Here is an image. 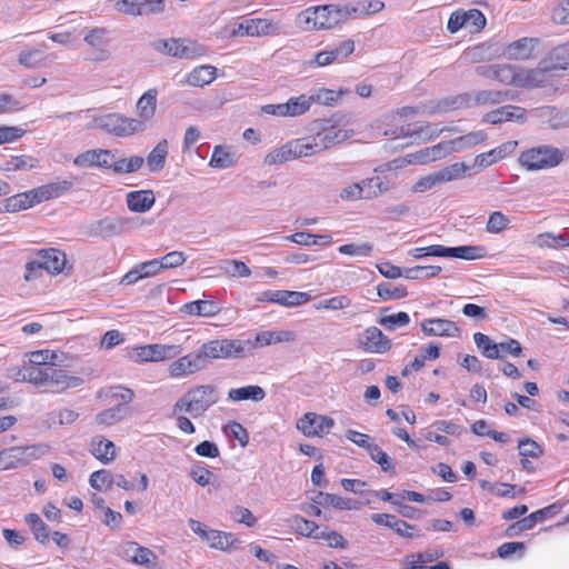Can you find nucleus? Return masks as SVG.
<instances>
[{"label":"nucleus","instance_id":"34","mask_svg":"<svg viewBox=\"0 0 569 569\" xmlns=\"http://www.w3.org/2000/svg\"><path fill=\"white\" fill-rule=\"evenodd\" d=\"M266 397V391L260 386H246L241 388L230 389L228 392V399L231 401H244L252 400L259 402Z\"/></svg>","mask_w":569,"mask_h":569},{"label":"nucleus","instance_id":"36","mask_svg":"<svg viewBox=\"0 0 569 569\" xmlns=\"http://www.w3.org/2000/svg\"><path fill=\"white\" fill-rule=\"evenodd\" d=\"M365 199H373L388 192L391 187L387 179L379 176L361 180Z\"/></svg>","mask_w":569,"mask_h":569},{"label":"nucleus","instance_id":"13","mask_svg":"<svg viewBox=\"0 0 569 569\" xmlns=\"http://www.w3.org/2000/svg\"><path fill=\"white\" fill-rule=\"evenodd\" d=\"M355 51V41L345 40L331 50L318 52L312 59L307 61L309 67H326L335 61L342 62L348 56Z\"/></svg>","mask_w":569,"mask_h":569},{"label":"nucleus","instance_id":"2","mask_svg":"<svg viewBox=\"0 0 569 569\" xmlns=\"http://www.w3.org/2000/svg\"><path fill=\"white\" fill-rule=\"evenodd\" d=\"M219 401V391L212 385H200L189 389L173 405L172 415L189 413L201 417L211 406Z\"/></svg>","mask_w":569,"mask_h":569},{"label":"nucleus","instance_id":"46","mask_svg":"<svg viewBox=\"0 0 569 569\" xmlns=\"http://www.w3.org/2000/svg\"><path fill=\"white\" fill-rule=\"evenodd\" d=\"M377 295L385 301L399 300L408 296L405 286H393L391 282H381L377 286Z\"/></svg>","mask_w":569,"mask_h":569},{"label":"nucleus","instance_id":"48","mask_svg":"<svg viewBox=\"0 0 569 569\" xmlns=\"http://www.w3.org/2000/svg\"><path fill=\"white\" fill-rule=\"evenodd\" d=\"M559 512V507L557 505H551L539 509L528 517L521 519V526L528 528L529 530L535 527V525L539 521H542L547 518L553 517Z\"/></svg>","mask_w":569,"mask_h":569},{"label":"nucleus","instance_id":"61","mask_svg":"<svg viewBox=\"0 0 569 569\" xmlns=\"http://www.w3.org/2000/svg\"><path fill=\"white\" fill-rule=\"evenodd\" d=\"M291 528L299 535L310 538L313 531L319 529V526L301 516H293L291 518Z\"/></svg>","mask_w":569,"mask_h":569},{"label":"nucleus","instance_id":"38","mask_svg":"<svg viewBox=\"0 0 569 569\" xmlns=\"http://www.w3.org/2000/svg\"><path fill=\"white\" fill-rule=\"evenodd\" d=\"M487 138V134L479 130V131H472V132H469L465 136H460L456 139H452V140H448L449 143H450V147L452 148V153L453 152H460V151H463L466 149H469L473 146H477L481 142H483Z\"/></svg>","mask_w":569,"mask_h":569},{"label":"nucleus","instance_id":"7","mask_svg":"<svg viewBox=\"0 0 569 569\" xmlns=\"http://www.w3.org/2000/svg\"><path fill=\"white\" fill-rule=\"evenodd\" d=\"M48 451L43 445L17 446L0 451V469L9 470L28 465Z\"/></svg>","mask_w":569,"mask_h":569},{"label":"nucleus","instance_id":"39","mask_svg":"<svg viewBox=\"0 0 569 569\" xmlns=\"http://www.w3.org/2000/svg\"><path fill=\"white\" fill-rule=\"evenodd\" d=\"M144 163V158L141 156H132L130 158H121L110 162L108 169H111L116 174L131 173L138 171Z\"/></svg>","mask_w":569,"mask_h":569},{"label":"nucleus","instance_id":"11","mask_svg":"<svg viewBox=\"0 0 569 569\" xmlns=\"http://www.w3.org/2000/svg\"><path fill=\"white\" fill-rule=\"evenodd\" d=\"M137 360L146 362H158L174 359L182 352L178 345H146L134 349Z\"/></svg>","mask_w":569,"mask_h":569},{"label":"nucleus","instance_id":"42","mask_svg":"<svg viewBox=\"0 0 569 569\" xmlns=\"http://www.w3.org/2000/svg\"><path fill=\"white\" fill-rule=\"evenodd\" d=\"M102 396L117 400L118 403L116 406L126 407V405L130 403L133 400L134 392L132 389L123 386H111L99 392V397Z\"/></svg>","mask_w":569,"mask_h":569},{"label":"nucleus","instance_id":"16","mask_svg":"<svg viewBox=\"0 0 569 569\" xmlns=\"http://www.w3.org/2000/svg\"><path fill=\"white\" fill-rule=\"evenodd\" d=\"M311 296L307 292L289 291V290H268L261 292L257 301H268L279 303L284 307H297L308 302Z\"/></svg>","mask_w":569,"mask_h":569},{"label":"nucleus","instance_id":"12","mask_svg":"<svg viewBox=\"0 0 569 569\" xmlns=\"http://www.w3.org/2000/svg\"><path fill=\"white\" fill-rule=\"evenodd\" d=\"M333 426L335 420L331 417L315 412H307L297 421V429L307 437H321L328 433Z\"/></svg>","mask_w":569,"mask_h":569},{"label":"nucleus","instance_id":"49","mask_svg":"<svg viewBox=\"0 0 569 569\" xmlns=\"http://www.w3.org/2000/svg\"><path fill=\"white\" fill-rule=\"evenodd\" d=\"M293 333L291 331H261L256 336V345L261 347L269 346L271 343L291 341Z\"/></svg>","mask_w":569,"mask_h":569},{"label":"nucleus","instance_id":"63","mask_svg":"<svg viewBox=\"0 0 569 569\" xmlns=\"http://www.w3.org/2000/svg\"><path fill=\"white\" fill-rule=\"evenodd\" d=\"M351 306V299L345 295L336 296L330 299L321 300L316 309H328L332 311L342 310Z\"/></svg>","mask_w":569,"mask_h":569},{"label":"nucleus","instance_id":"25","mask_svg":"<svg viewBox=\"0 0 569 569\" xmlns=\"http://www.w3.org/2000/svg\"><path fill=\"white\" fill-rule=\"evenodd\" d=\"M44 271L58 274L63 271L67 263L66 253L56 248L42 249L39 252Z\"/></svg>","mask_w":569,"mask_h":569},{"label":"nucleus","instance_id":"5","mask_svg":"<svg viewBox=\"0 0 569 569\" xmlns=\"http://www.w3.org/2000/svg\"><path fill=\"white\" fill-rule=\"evenodd\" d=\"M346 118V116L337 113L329 119L315 121V130H317L315 140L318 142L321 151L346 141L353 134V130L339 128L348 122Z\"/></svg>","mask_w":569,"mask_h":569},{"label":"nucleus","instance_id":"18","mask_svg":"<svg viewBox=\"0 0 569 569\" xmlns=\"http://www.w3.org/2000/svg\"><path fill=\"white\" fill-rule=\"evenodd\" d=\"M421 330L428 337H452L461 336L460 328L449 319L435 318L421 322Z\"/></svg>","mask_w":569,"mask_h":569},{"label":"nucleus","instance_id":"52","mask_svg":"<svg viewBox=\"0 0 569 569\" xmlns=\"http://www.w3.org/2000/svg\"><path fill=\"white\" fill-rule=\"evenodd\" d=\"M440 266H416L405 269V278L411 280L428 279L437 277L441 272Z\"/></svg>","mask_w":569,"mask_h":569},{"label":"nucleus","instance_id":"22","mask_svg":"<svg viewBox=\"0 0 569 569\" xmlns=\"http://www.w3.org/2000/svg\"><path fill=\"white\" fill-rule=\"evenodd\" d=\"M158 90L149 89L137 101L136 110L139 118L136 121H141L142 131L147 129V124L154 118L157 110Z\"/></svg>","mask_w":569,"mask_h":569},{"label":"nucleus","instance_id":"14","mask_svg":"<svg viewBox=\"0 0 569 569\" xmlns=\"http://www.w3.org/2000/svg\"><path fill=\"white\" fill-rule=\"evenodd\" d=\"M133 218L128 217H106L92 224V232L96 236L110 238L119 236L132 228Z\"/></svg>","mask_w":569,"mask_h":569},{"label":"nucleus","instance_id":"55","mask_svg":"<svg viewBox=\"0 0 569 569\" xmlns=\"http://www.w3.org/2000/svg\"><path fill=\"white\" fill-rule=\"evenodd\" d=\"M209 164L213 168L227 169L233 164V159L226 147L216 146Z\"/></svg>","mask_w":569,"mask_h":569},{"label":"nucleus","instance_id":"1","mask_svg":"<svg viewBox=\"0 0 569 569\" xmlns=\"http://www.w3.org/2000/svg\"><path fill=\"white\" fill-rule=\"evenodd\" d=\"M19 376L22 381L43 388V392L61 393L83 383L82 378L68 375L61 366H54L53 362L47 367H24Z\"/></svg>","mask_w":569,"mask_h":569},{"label":"nucleus","instance_id":"56","mask_svg":"<svg viewBox=\"0 0 569 569\" xmlns=\"http://www.w3.org/2000/svg\"><path fill=\"white\" fill-rule=\"evenodd\" d=\"M368 453L370 458L377 462L385 472L396 473L395 466L391 462V458L378 446L373 445L369 447Z\"/></svg>","mask_w":569,"mask_h":569},{"label":"nucleus","instance_id":"33","mask_svg":"<svg viewBox=\"0 0 569 569\" xmlns=\"http://www.w3.org/2000/svg\"><path fill=\"white\" fill-rule=\"evenodd\" d=\"M288 143L293 159L310 157L321 151L318 142L315 140V136L310 138L295 139Z\"/></svg>","mask_w":569,"mask_h":569},{"label":"nucleus","instance_id":"58","mask_svg":"<svg viewBox=\"0 0 569 569\" xmlns=\"http://www.w3.org/2000/svg\"><path fill=\"white\" fill-rule=\"evenodd\" d=\"M509 223L510 220L505 213L493 211L488 218L486 231L489 233H500L508 228Z\"/></svg>","mask_w":569,"mask_h":569},{"label":"nucleus","instance_id":"57","mask_svg":"<svg viewBox=\"0 0 569 569\" xmlns=\"http://www.w3.org/2000/svg\"><path fill=\"white\" fill-rule=\"evenodd\" d=\"M289 160H293L289 143L281 146L280 148L270 151L266 158L264 163L268 166L281 164Z\"/></svg>","mask_w":569,"mask_h":569},{"label":"nucleus","instance_id":"20","mask_svg":"<svg viewBox=\"0 0 569 569\" xmlns=\"http://www.w3.org/2000/svg\"><path fill=\"white\" fill-rule=\"evenodd\" d=\"M553 71L548 67V61L543 59L539 62L535 69L520 68V77L518 87H542L549 82L550 74Z\"/></svg>","mask_w":569,"mask_h":569},{"label":"nucleus","instance_id":"47","mask_svg":"<svg viewBox=\"0 0 569 569\" xmlns=\"http://www.w3.org/2000/svg\"><path fill=\"white\" fill-rule=\"evenodd\" d=\"M100 153H106V152L103 151V149H93V150L84 151L74 158L73 163H74V166L82 167V168L97 166L100 168L108 169L110 166V162H99L98 161Z\"/></svg>","mask_w":569,"mask_h":569},{"label":"nucleus","instance_id":"28","mask_svg":"<svg viewBox=\"0 0 569 569\" xmlns=\"http://www.w3.org/2000/svg\"><path fill=\"white\" fill-rule=\"evenodd\" d=\"M33 193L34 189L7 198L2 204L0 203V212H17L40 203L39 201H36Z\"/></svg>","mask_w":569,"mask_h":569},{"label":"nucleus","instance_id":"10","mask_svg":"<svg viewBox=\"0 0 569 569\" xmlns=\"http://www.w3.org/2000/svg\"><path fill=\"white\" fill-rule=\"evenodd\" d=\"M152 47L161 53L180 59H191L204 52L203 47L193 41L174 38L156 40L152 42Z\"/></svg>","mask_w":569,"mask_h":569},{"label":"nucleus","instance_id":"3","mask_svg":"<svg viewBox=\"0 0 569 569\" xmlns=\"http://www.w3.org/2000/svg\"><path fill=\"white\" fill-rule=\"evenodd\" d=\"M254 348L251 340L216 339L203 343L199 351L206 368L219 359H243Z\"/></svg>","mask_w":569,"mask_h":569},{"label":"nucleus","instance_id":"21","mask_svg":"<svg viewBox=\"0 0 569 569\" xmlns=\"http://www.w3.org/2000/svg\"><path fill=\"white\" fill-rule=\"evenodd\" d=\"M360 346L371 353H386L391 347V340L377 327H369L363 332V340Z\"/></svg>","mask_w":569,"mask_h":569},{"label":"nucleus","instance_id":"23","mask_svg":"<svg viewBox=\"0 0 569 569\" xmlns=\"http://www.w3.org/2000/svg\"><path fill=\"white\" fill-rule=\"evenodd\" d=\"M445 258H458L463 260H478L486 257L487 251L481 246H459V247H443L436 249Z\"/></svg>","mask_w":569,"mask_h":569},{"label":"nucleus","instance_id":"19","mask_svg":"<svg viewBox=\"0 0 569 569\" xmlns=\"http://www.w3.org/2000/svg\"><path fill=\"white\" fill-rule=\"evenodd\" d=\"M527 120V111L526 109L518 106H503L498 109L491 110L487 112L482 121L491 124L502 123L505 121H516L518 123H523Z\"/></svg>","mask_w":569,"mask_h":569},{"label":"nucleus","instance_id":"53","mask_svg":"<svg viewBox=\"0 0 569 569\" xmlns=\"http://www.w3.org/2000/svg\"><path fill=\"white\" fill-rule=\"evenodd\" d=\"M128 547L134 551L131 560L137 565L149 567L157 560L156 553L149 548L138 546L136 542H129Z\"/></svg>","mask_w":569,"mask_h":569},{"label":"nucleus","instance_id":"64","mask_svg":"<svg viewBox=\"0 0 569 569\" xmlns=\"http://www.w3.org/2000/svg\"><path fill=\"white\" fill-rule=\"evenodd\" d=\"M79 417V413L71 409H61L49 413V420L59 425H71Z\"/></svg>","mask_w":569,"mask_h":569},{"label":"nucleus","instance_id":"9","mask_svg":"<svg viewBox=\"0 0 569 569\" xmlns=\"http://www.w3.org/2000/svg\"><path fill=\"white\" fill-rule=\"evenodd\" d=\"M93 127L117 137H128L142 132L141 121L121 113H109L93 119Z\"/></svg>","mask_w":569,"mask_h":569},{"label":"nucleus","instance_id":"26","mask_svg":"<svg viewBox=\"0 0 569 569\" xmlns=\"http://www.w3.org/2000/svg\"><path fill=\"white\" fill-rule=\"evenodd\" d=\"M211 548L221 550V551H231L236 550L239 547L240 540L232 532H224L211 529L207 533L206 540Z\"/></svg>","mask_w":569,"mask_h":569},{"label":"nucleus","instance_id":"45","mask_svg":"<svg viewBox=\"0 0 569 569\" xmlns=\"http://www.w3.org/2000/svg\"><path fill=\"white\" fill-rule=\"evenodd\" d=\"M496 80L507 84L518 87L520 77V67L512 64H497Z\"/></svg>","mask_w":569,"mask_h":569},{"label":"nucleus","instance_id":"50","mask_svg":"<svg viewBox=\"0 0 569 569\" xmlns=\"http://www.w3.org/2000/svg\"><path fill=\"white\" fill-rule=\"evenodd\" d=\"M342 92L333 91L327 88H319L312 91L309 97L310 104L316 102L322 106H333L341 98Z\"/></svg>","mask_w":569,"mask_h":569},{"label":"nucleus","instance_id":"29","mask_svg":"<svg viewBox=\"0 0 569 569\" xmlns=\"http://www.w3.org/2000/svg\"><path fill=\"white\" fill-rule=\"evenodd\" d=\"M535 41L532 38L516 40L506 48L505 54L508 59L526 60L532 54Z\"/></svg>","mask_w":569,"mask_h":569},{"label":"nucleus","instance_id":"51","mask_svg":"<svg viewBox=\"0 0 569 569\" xmlns=\"http://www.w3.org/2000/svg\"><path fill=\"white\" fill-rule=\"evenodd\" d=\"M93 456L103 463H108L114 459V443L107 439H100L97 443L93 441Z\"/></svg>","mask_w":569,"mask_h":569},{"label":"nucleus","instance_id":"30","mask_svg":"<svg viewBox=\"0 0 569 569\" xmlns=\"http://www.w3.org/2000/svg\"><path fill=\"white\" fill-rule=\"evenodd\" d=\"M168 152V140H160L146 159L150 172H159L164 168Z\"/></svg>","mask_w":569,"mask_h":569},{"label":"nucleus","instance_id":"40","mask_svg":"<svg viewBox=\"0 0 569 569\" xmlns=\"http://www.w3.org/2000/svg\"><path fill=\"white\" fill-rule=\"evenodd\" d=\"M473 340L486 358L503 359L505 356L499 352V343L493 342L487 335L476 332L473 335Z\"/></svg>","mask_w":569,"mask_h":569},{"label":"nucleus","instance_id":"41","mask_svg":"<svg viewBox=\"0 0 569 569\" xmlns=\"http://www.w3.org/2000/svg\"><path fill=\"white\" fill-rule=\"evenodd\" d=\"M401 134L405 138H416L420 140H430L439 134V131L432 129L429 123L426 124H408L407 127H401ZM442 130H440L441 132Z\"/></svg>","mask_w":569,"mask_h":569},{"label":"nucleus","instance_id":"35","mask_svg":"<svg viewBox=\"0 0 569 569\" xmlns=\"http://www.w3.org/2000/svg\"><path fill=\"white\" fill-rule=\"evenodd\" d=\"M311 500H312V502H315L319 506H322V507L331 506L339 510H351L352 509L351 499L342 498V497L333 495V493L318 491L311 498Z\"/></svg>","mask_w":569,"mask_h":569},{"label":"nucleus","instance_id":"6","mask_svg":"<svg viewBox=\"0 0 569 569\" xmlns=\"http://www.w3.org/2000/svg\"><path fill=\"white\" fill-rule=\"evenodd\" d=\"M498 90H475L440 100L431 113L447 112L462 108L498 104Z\"/></svg>","mask_w":569,"mask_h":569},{"label":"nucleus","instance_id":"15","mask_svg":"<svg viewBox=\"0 0 569 569\" xmlns=\"http://www.w3.org/2000/svg\"><path fill=\"white\" fill-rule=\"evenodd\" d=\"M206 369V363L199 349L172 361L169 366V373L173 378H180Z\"/></svg>","mask_w":569,"mask_h":569},{"label":"nucleus","instance_id":"24","mask_svg":"<svg viewBox=\"0 0 569 569\" xmlns=\"http://www.w3.org/2000/svg\"><path fill=\"white\" fill-rule=\"evenodd\" d=\"M73 187L72 180H57L47 184H43L34 189L33 197L36 201L42 202L52 198H58L66 192L70 191Z\"/></svg>","mask_w":569,"mask_h":569},{"label":"nucleus","instance_id":"32","mask_svg":"<svg viewBox=\"0 0 569 569\" xmlns=\"http://www.w3.org/2000/svg\"><path fill=\"white\" fill-rule=\"evenodd\" d=\"M181 311L191 316L212 317L220 311V308L212 300H196L183 305Z\"/></svg>","mask_w":569,"mask_h":569},{"label":"nucleus","instance_id":"4","mask_svg":"<svg viewBox=\"0 0 569 569\" xmlns=\"http://www.w3.org/2000/svg\"><path fill=\"white\" fill-rule=\"evenodd\" d=\"M343 22L339 4L312 7L298 14V23L308 30L332 29Z\"/></svg>","mask_w":569,"mask_h":569},{"label":"nucleus","instance_id":"27","mask_svg":"<svg viewBox=\"0 0 569 569\" xmlns=\"http://www.w3.org/2000/svg\"><path fill=\"white\" fill-rule=\"evenodd\" d=\"M156 202L151 190L131 191L127 194V206L133 212H147Z\"/></svg>","mask_w":569,"mask_h":569},{"label":"nucleus","instance_id":"44","mask_svg":"<svg viewBox=\"0 0 569 569\" xmlns=\"http://www.w3.org/2000/svg\"><path fill=\"white\" fill-rule=\"evenodd\" d=\"M129 415V409L127 407L114 406L112 408L106 409L99 412L96 416V421L99 425L103 426H112Z\"/></svg>","mask_w":569,"mask_h":569},{"label":"nucleus","instance_id":"43","mask_svg":"<svg viewBox=\"0 0 569 569\" xmlns=\"http://www.w3.org/2000/svg\"><path fill=\"white\" fill-rule=\"evenodd\" d=\"M283 104V117H298L306 113L311 104L307 94L289 99Z\"/></svg>","mask_w":569,"mask_h":569},{"label":"nucleus","instance_id":"62","mask_svg":"<svg viewBox=\"0 0 569 569\" xmlns=\"http://www.w3.org/2000/svg\"><path fill=\"white\" fill-rule=\"evenodd\" d=\"M519 455L525 458H540L543 455V449L530 438L522 439L518 442Z\"/></svg>","mask_w":569,"mask_h":569},{"label":"nucleus","instance_id":"37","mask_svg":"<svg viewBox=\"0 0 569 569\" xmlns=\"http://www.w3.org/2000/svg\"><path fill=\"white\" fill-rule=\"evenodd\" d=\"M217 69L212 66H200L194 68L187 77L188 84L203 87L216 79Z\"/></svg>","mask_w":569,"mask_h":569},{"label":"nucleus","instance_id":"59","mask_svg":"<svg viewBox=\"0 0 569 569\" xmlns=\"http://www.w3.org/2000/svg\"><path fill=\"white\" fill-rule=\"evenodd\" d=\"M378 322L387 330L392 331L399 327L407 326L410 322V317L407 312L400 311L395 315L382 316Z\"/></svg>","mask_w":569,"mask_h":569},{"label":"nucleus","instance_id":"17","mask_svg":"<svg viewBox=\"0 0 569 569\" xmlns=\"http://www.w3.org/2000/svg\"><path fill=\"white\" fill-rule=\"evenodd\" d=\"M278 31V27L274 22L267 19H250L238 24V28L231 32L232 37L236 36H251L261 37L270 36Z\"/></svg>","mask_w":569,"mask_h":569},{"label":"nucleus","instance_id":"60","mask_svg":"<svg viewBox=\"0 0 569 569\" xmlns=\"http://www.w3.org/2000/svg\"><path fill=\"white\" fill-rule=\"evenodd\" d=\"M113 481V476L106 469L92 472L89 479L90 486L99 491L110 488Z\"/></svg>","mask_w":569,"mask_h":569},{"label":"nucleus","instance_id":"31","mask_svg":"<svg viewBox=\"0 0 569 569\" xmlns=\"http://www.w3.org/2000/svg\"><path fill=\"white\" fill-rule=\"evenodd\" d=\"M543 60L553 72L569 70V42L555 47Z\"/></svg>","mask_w":569,"mask_h":569},{"label":"nucleus","instance_id":"8","mask_svg":"<svg viewBox=\"0 0 569 569\" xmlns=\"http://www.w3.org/2000/svg\"><path fill=\"white\" fill-rule=\"evenodd\" d=\"M563 160V152L551 146H539L523 151L519 161L528 170L553 168Z\"/></svg>","mask_w":569,"mask_h":569},{"label":"nucleus","instance_id":"54","mask_svg":"<svg viewBox=\"0 0 569 569\" xmlns=\"http://www.w3.org/2000/svg\"><path fill=\"white\" fill-rule=\"evenodd\" d=\"M467 170H469V167L466 163L456 162L442 168L441 170L437 171V173L441 182L445 183L463 178Z\"/></svg>","mask_w":569,"mask_h":569}]
</instances>
